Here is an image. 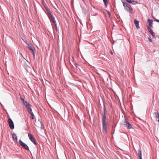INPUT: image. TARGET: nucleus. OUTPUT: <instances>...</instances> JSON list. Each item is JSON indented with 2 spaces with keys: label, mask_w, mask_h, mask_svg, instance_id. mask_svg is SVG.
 <instances>
[{
  "label": "nucleus",
  "mask_w": 159,
  "mask_h": 159,
  "mask_svg": "<svg viewBox=\"0 0 159 159\" xmlns=\"http://www.w3.org/2000/svg\"><path fill=\"white\" fill-rule=\"evenodd\" d=\"M31 62V60H25L24 62V66L25 67L26 70L27 71H28V70L30 69V62Z\"/></svg>",
  "instance_id": "4"
},
{
  "label": "nucleus",
  "mask_w": 159,
  "mask_h": 159,
  "mask_svg": "<svg viewBox=\"0 0 159 159\" xmlns=\"http://www.w3.org/2000/svg\"><path fill=\"white\" fill-rule=\"evenodd\" d=\"M124 125L128 129H130L132 128V126L130 124L127 120V119L125 118V121L124 122Z\"/></svg>",
  "instance_id": "5"
},
{
  "label": "nucleus",
  "mask_w": 159,
  "mask_h": 159,
  "mask_svg": "<svg viewBox=\"0 0 159 159\" xmlns=\"http://www.w3.org/2000/svg\"><path fill=\"white\" fill-rule=\"evenodd\" d=\"M153 115L156 118V120L159 121V114L158 113L154 112L153 113Z\"/></svg>",
  "instance_id": "12"
},
{
  "label": "nucleus",
  "mask_w": 159,
  "mask_h": 159,
  "mask_svg": "<svg viewBox=\"0 0 159 159\" xmlns=\"http://www.w3.org/2000/svg\"><path fill=\"white\" fill-rule=\"evenodd\" d=\"M45 9L47 11L46 13H47V15H48L49 14V12H51L48 7H45Z\"/></svg>",
  "instance_id": "20"
},
{
  "label": "nucleus",
  "mask_w": 159,
  "mask_h": 159,
  "mask_svg": "<svg viewBox=\"0 0 159 159\" xmlns=\"http://www.w3.org/2000/svg\"><path fill=\"white\" fill-rule=\"evenodd\" d=\"M71 61H73V60H72Z\"/></svg>",
  "instance_id": "29"
},
{
  "label": "nucleus",
  "mask_w": 159,
  "mask_h": 159,
  "mask_svg": "<svg viewBox=\"0 0 159 159\" xmlns=\"http://www.w3.org/2000/svg\"><path fill=\"white\" fill-rule=\"evenodd\" d=\"M74 65H75V66L76 69H77V64L75 63L74 64Z\"/></svg>",
  "instance_id": "24"
},
{
  "label": "nucleus",
  "mask_w": 159,
  "mask_h": 159,
  "mask_svg": "<svg viewBox=\"0 0 159 159\" xmlns=\"http://www.w3.org/2000/svg\"><path fill=\"white\" fill-rule=\"evenodd\" d=\"M148 39H149V41L150 42H152V38H151V37H149Z\"/></svg>",
  "instance_id": "22"
},
{
  "label": "nucleus",
  "mask_w": 159,
  "mask_h": 159,
  "mask_svg": "<svg viewBox=\"0 0 159 159\" xmlns=\"http://www.w3.org/2000/svg\"><path fill=\"white\" fill-rule=\"evenodd\" d=\"M157 22L158 23H159V20H158L157 21Z\"/></svg>",
  "instance_id": "27"
},
{
  "label": "nucleus",
  "mask_w": 159,
  "mask_h": 159,
  "mask_svg": "<svg viewBox=\"0 0 159 159\" xmlns=\"http://www.w3.org/2000/svg\"><path fill=\"white\" fill-rule=\"evenodd\" d=\"M49 14L47 15L51 22H52L55 27L57 28V23L54 17L53 16L52 12H49Z\"/></svg>",
  "instance_id": "2"
},
{
  "label": "nucleus",
  "mask_w": 159,
  "mask_h": 159,
  "mask_svg": "<svg viewBox=\"0 0 159 159\" xmlns=\"http://www.w3.org/2000/svg\"><path fill=\"white\" fill-rule=\"evenodd\" d=\"M134 23L137 29H139V21L135 19L134 20Z\"/></svg>",
  "instance_id": "13"
},
{
  "label": "nucleus",
  "mask_w": 159,
  "mask_h": 159,
  "mask_svg": "<svg viewBox=\"0 0 159 159\" xmlns=\"http://www.w3.org/2000/svg\"><path fill=\"white\" fill-rule=\"evenodd\" d=\"M21 100L25 106L27 105V104H28L27 102L24 100V98H21Z\"/></svg>",
  "instance_id": "17"
},
{
  "label": "nucleus",
  "mask_w": 159,
  "mask_h": 159,
  "mask_svg": "<svg viewBox=\"0 0 159 159\" xmlns=\"http://www.w3.org/2000/svg\"><path fill=\"white\" fill-rule=\"evenodd\" d=\"M40 123H41V126H42V122L41 121V122H40Z\"/></svg>",
  "instance_id": "28"
},
{
  "label": "nucleus",
  "mask_w": 159,
  "mask_h": 159,
  "mask_svg": "<svg viewBox=\"0 0 159 159\" xmlns=\"http://www.w3.org/2000/svg\"><path fill=\"white\" fill-rule=\"evenodd\" d=\"M28 47L30 50L31 52L33 54V56H34L35 53V49L31 43H29L28 44Z\"/></svg>",
  "instance_id": "6"
},
{
  "label": "nucleus",
  "mask_w": 159,
  "mask_h": 159,
  "mask_svg": "<svg viewBox=\"0 0 159 159\" xmlns=\"http://www.w3.org/2000/svg\"><path fill=\"white\" fill-rule=\"evenodd\" d=\"M31 105L30 104H28L25 107L29 112L32 111V109L31 107Z\"/></svg>",
  "instance_id": "11"
},
{
  "label": "nucleus",
  "mask_w": 159,
  "mask_h": 159,
  "mask_svg": "<svg viewBox=\"0 0 159 159\" xmlns=\"http://www.w3.org/2000/svg\"><path fill=\"white\" fill-rule=\"evenodd\" d=\"M8 123L10 129H13L14 128V123L12 120L10 118H8Z\"/></svg>",
  "instance_id": "8"
},
{
  "label": "nucleus",
  "mask_w": 159,
  "mask_h": 159,
  "mask_svg": "<svg viewBox=\"0 0 159 159\" xmlns=\"http://www.w3.org/2000/svg\"><path fill=\"white\" fill-rule=\"evenodd\" d=\"M29 113L31 115V118L33 119H34V114L33 112L32 111H31V112H30Z\"/></svg>",
  "instance_id": "19"
},
{
  "label": "nucleus",
  "mask_w": 159,
  "mask_h": 159,
  "mask_svg": "<svg viewBox=\"0 0 159 159\" xmlns=\"http://www.w3.org/2000/svg\"><path fill=\"white\" fill-rule=\"evenodd\" d=\"M130 3L133 4L134 5L135 4L137 3V2L134 0H131V2Z\"/></svg>",
  "instance_id": "21"
},
{
  "label": "nucleus",
  "mask_w": 159,
  "mask_h": 159,
  "mask_svg": "<svg viewBox=\"0 0 159 159\" xmlns=\"http://www.w3.org/2000/svg\"><path fill=\"white\" fill-rule=\"evenodd\" d=\"M154 20L155 21L157 22V21L158 20V19H156L155 18H154Z\"/></svg>",
  "instance_id": "26"
},
{
  "label": "nucleus",
  "mask_w": 159,
  "mask_h": 159,
  "mask_svg": "<svg viewBox=\"0 0 159 159\" xmlns=\"http://www.w3.org/2000/svg\"><path fill=\"white\" fill-rule=\"evenodd\" d=\"M148 24L150 27H152V22L153 21L152 20L149 19L148 20Z\"/></svg>",
  "instance_id": "16"
},
{
  "label": "nucleus",
  "mask_w": 159,
  "mask_h": 159,
  "mask_svg": "<svg viewBox=\"0 0 159 159\" xmlns=\"http://www.w3.org/2000/svg\"><path fill=\"white\" fill-rule=\"evenodd\" d=\"M148 30L149 32L152 35L153 38H155V34L153 32L152 30L151 29V28L149 26H148Z\"/></svg>",
  "instance_id": "10"
},
{
  "label": "nucleus",
  "mask_w": 159,
  "mask_h": 159,
  "mask_svg": "<svg viewBox=\"0 0 159 159\" xmlns=\"http://www.w3.org/2000/svg\"><path fill=\"white\" fill-rule=\"evenodd\" d=\"M19 143L23 147V148L26 150L30 151L28 145L23 142L20 139L19 140Z\"/></svg>",
  "instance_id": "7"
},
{
  "label": "nucleus",
  "mask_w": 159,
  "mask_h": 159,
  "mask_svg": "<svg viewBox=\"0 0 159 159\" xmlns=\"http://www.w3.org/2000/svg\"><path fill=\"white\" fill-rule=\"evenodd\" d=\"M138 155L139 159H142V151L140 148L138 150Z\"/></svg>",
  "instance_id": "15"
},
{
  "label": "nucleus",
  "mask_w": 159,
  "mask_h": 159,
  "mask_svg": "<svg viewBox=\"0 0 159 159\" xmlns=\"http://www.w3.org/2000/svg\"><path fill=\"white\" fill-rule=\"evenodd\" d=\"M28 137L30 141L33 142L35 145H37V143L35 139L33 137L32 134H28Z\"/></svg>",
  "instance_id": "9"
},
{
  "label": "nucleus",
  "mask_w": 159,
  "mask_h": 159,
  "mask_svg": "<svg viewBox=\"0 0 159 159\" xmlns=\"http://www.w3.org/2000/svg\"><path fill=\"white\" fill-rule=\"evenodd\" d=\"M126 1L128 3H130L131 2V0H126Z\"/></svg>",
  "instance_id": "23"
},
{
  "label": "nucleus",
  "mask_w": 159,
  "mask_h": 159,
  "mask_svg": "<svg viewBox=\"0 0 159 159\" xmlns=\"http://www.w3.org/2000/svg\"><path fill=\"white\" fill-rule=\"evenodd\" d=\"M106 108L105 106L104 105L103 112L102 117V131L103 132H105L107 134V124L106 123Z\"/></svg>",
  "instance_id": "1"
},
{
  "label": "nucleus",
  "mask_w": 159,
  "mask_h": 159,
  "mask_svg": "<svg viewBox=\"0 0 159 159\" xmlns=\"http://www.w3.org/2000/svg\"><path fill=\"white\" fill-rule=\"evenodd\" d=\"M104 2V5L106 7H107V4L108 3V0H103Z\"/></svg>",
  "instance_id": "18"
},
{
  "label": "nucleus",
  "mask_w": 159,
  "mask_h": 159,
  "mask_svg": "<svg viewBox=\"0 0 159 159\" xmlns=\"http://www.w3.org/2000/svg\"><path fill=\"white\" fill-rule=\"evenodd\" d=\"M12 137L14 141L15 142H17V137L16 135L14 133L12 134Z\"/></svg>",
  "instance_id": "14"
},
{
  "label": "nucleus",
  "mask_w": 159,
  "mask_h": 159,
  "mask_svg": "<svg viewBox=\"0 0 159 159\" xmlns=\"http://www.w3.org/2000/svg\"><path fill=\"white\" fill-rule=\"evenodd\" d=\"M122 2L125 8L128 11H129V12L132 13L133 10L130 5L124 2L123 1Z\"/></svg>",
  "instance_id": "3"
},
{
  "label": "nucleus",
  "mask_w": 159,
  "mask_h": 159,
  "mask_svg": "<svg viewBox=\"0 0 159 159\" xmlns=\"http://www.w3.org/2000/svg\"><path fill=\"white\" fill-rule=\"evenodd\" d=\"M107 13H108V15L110 16L111 15V14L110 12L108 11H107Z\"/></svg>",
  "instance_id": "25"
}]
</instances>
